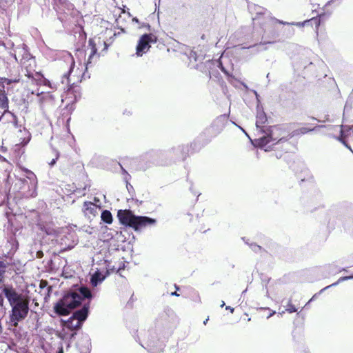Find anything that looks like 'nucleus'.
<instances>
[{
  "instance_id": "f257e3e1",
  "label": "nucleus",
  "mask_w": 353,
  "mask_h": 353,
  "mask_svg": "<svg viewBox=\"0 0 353 353\" xmlns=\"http://www.w3.org/2000/svg\"><path fill=\"white\" fill-rule=\"evenodd\" d=\"M0 289L11 307L8 324L10 327H17L19 323L28 316L30 310L29 297L19 293L12 285H4L1 286Z\"/></svg>"
},
{
  "instance_id": "f03ea898",
  "label": "nucleus",
  "mask_w": 353,
  "mask_h": 353,
  "mask_svg": "<svg viewBox=\"0 0 353 353\" xmlns=\"http://www.w3.org/2000/svg\"><path fill=\"white\" fill-rule=\"evenodd\" d=\"M284 23L265 13H259L253 18L254 29L262 34L260 44L274 43L279 36L277 26Z\"/></svg>"
},
{
  "instance_id": "7ed1b4c3",
  "label": "nucleus",
  "mask_w": 353,
  "mask_h": 353,
  "mask_svg": "<svg viewBox=\"0 0 353 353\" xmlns=\"http://www.w3.org/2000/svg\"><path fill=\"white\" fill-rule=\"evenodd\" d=\"M119 222L138 231L147 225H154L156 220L148 216H135L130 210H119L117 212Z\"/></svg>"
},
{
  "instance_id": "20e7f679",
  "label": "nucleus",
  "mask_w": 353,
  "mask_h": 353,
  "mask_svg": "<svg viewBox=\"0 0 353 353\" xmlns=\"http://www.w3.org/2000/svg\"><path fill=\"white\" fill-rule=\"evenodd\" d=\"M157 41V37L153 33L143 34L139 39L136 47V54L142 57L151 48L152 43Z\"/></svg>"
},
{
  "instance_id": "39448f33",
  "label": "nucleus",
  "mask_w": 353,
  "mask_h": 353,
  "mask_svg": "<svg viewBox=\"0 0 353 353\" xmlns=\"http://www.w3.org/2000/svg\"><path fill=\"white\" fill-rule=\"evenodd\" d=\"M199 145L196 141H192L190 143L181 145L178 148L179 157L182 160L185 161L196 152L199 151Z\"/></svg>"
},
{
  "instance_id": "423d86ee",
  "label": "nucleus",
  "mask_w": 353,
  "mask_h": 353,
  "mask_svg": "<svg viewBox=\"0 0 353 353\" xmlns=\"http://www.w3.org/2000/svg\"><path fill=\"white\" fill-rule=\"evenodd\" d=\"M311 120L313 121L314 123H306L303 126L293 130L289 134L290 138L304 135L309 132L316 130V129L319 127L316 123L317 121V119L314 117H312Z\"/></svg>"
},
{
  "instance_id": "0eeeda50",
  "label": "nucleus",
  "mask_w": 353,
  "mask_h": 353,
  "mask_svg": "<svg viewBox=\"0 0 353 353\" xmlns=\"http://www.w3.org/2000/svg\"><path fill=\"white\" fill-rule=\"evenodd\" d=\"M62 300L70 310L78 307L81 302V297L77 292H71L65 294Z\"/></svg>"
},
{
  "instance_id": "6e6552de",
  "label": "nucleus",
  "mask_w": 353,
  "mask_h": 353,
  "mask_svg": "<svg viewBox=\"0 0 353 353\" xmlns=\"http://www.w3.org/2000/svg\"><path fill=\"white\" fill-rule=\"evenodd\" d=\"M280 130L277 126H272L268 130V134L267 136L263 137L260 139V143L263 145H266L271 141H274L278 140L276 144L279 145L280 143L283 142V138L279 139L278 137L276 136V132Z\"/></svg>"
},
{
  "instance_id": "1a4fd4ad",
  "label": "nucleus",
  "mask_w": 353,
  "mask_h": 353,
  "mask_svg": "<svg viewBox=\"0 0 353 353\" xmlns=\"http://www.w3.org/2000/svg\"><path fill=\"white\" fill-rule=\"evenodd\" d=\"M100 207L91 201H85L83 204L82 212L85 216H96Z\"/></svg>"
},
{
  "instance_id": "9d476101",
  "label": "nucleus",
  "mask_w": 353,
  "mask_h": 353,
  "mask_svg": "<svg viewBox=\"0 0 353 353\" xmlns=\"http://www.w3.org/2000/svg\"><path fill=\"white\" fill-rule=\"evenodd\" d=\"M89 307V303L85 304L81 309L77 310L73 313L72 319L77 320V322H80V323L82 324V322L84 321L88 317Z\"/></svg>"
},
{
  "instance_id": "9b49d317",
  "label": "nucleus",
  "mask_w": 353,
  "mask_h": 353,
  "mask_svg": "<svg viewBox=\"0 0 353 353\" xmlns=\"http://www.w3.org/2000/svg\"><path fill=\"white\" fill-rule=\"evenodd\" d=\"M54 311L59 316H67L70 314V310L67 306H65L62 299L59 300L54 305Z\"/></svg>"
},
{
  "instance_id": "f8f14e48",
  "label": "nucleus",
  "mask_w": 353,
  "mask_h": 353,
  "mask_svg": "<svg viewBox=\"0 0 353 353\" xmlns=\"http://www.w3.org/2000/svg\"><path fill=\"white\" fill-rule=\"evenodd\" d=\"M339 140L343 143L347 148L350 149L349 143L353 145V130H349L347 132H344L343 130H341V135L339 137Z\"/></svg>"
},
{
  "instance_id": "ddd939ff",
  "label": "nucleus",
  "mask_w": 353,
  "mask_h": 353,
  "mask_svg": "<svg viewBox=\"0 0 353 353\" xmlns=\"http://www.w3.org/2000/svg\"><path fill=\"white\" fill-rule=\"evenodd\" d=\"M74 65V61L73 59L72 58V62H71L70 70L68 71V72L67 74H65L63 75V77L65 78L66 82L68 84V90H67V92L68 94L70 93V92L71 93L77 92V88H78L77 85H74V83H73L72 84H70V81L69 79V75H70L71 71L72 70V68H73Z\"/></svg>"
},
{
  "instance_id": "4468645a",
  "label": "nucleus",
  "mask_w": 353,
  "mask_h": 353,
  "mask_svg": "<svg viewBox=\"0 0 353 353\" xmlns=\"http://www.w3.org/2000/svg\"><path fill=\"white\" fill-rule=\"evenodd\" d=\"M74 320L70 316L67 321L61 320V324L72 331L77 330L81 327V323L77 321L74 323Z\"/></svg>"
},
{
  "instance_id": "2eb2a0df",
  "label": "nucleus",
  "mask_w": 353,
  "mask_h": 353,
  "mask_svg": "<svg viewBox=\"0 0 353 353\" xmlns=\"http://www.w3.org/2000/svg\"><path fill=\"white\" fill-rule=\"evenodd\" d=\"M88 46L90 48V54L86 63V68H88V65L92 63V60L94 56L96 55L97 52V44L95 43L94 40L93 39H89Z\"/></svg>"
},
{
  "instance_id": "dca6fc26",
  "label": "nucleus",
  "mask_w": 353,
  "mask_h": 353,
  "mask_svg": "<svg viewBox=\"0 0 353 353\" xmlns=\"http://www.w3.org/2000/svg\"><path fill=\"white\" fill-rule=\"evenodd\" d=\"M321 24V19L320 17H313L309 20H305L301 23H298L299 26H311L312 27L314 26L316 31H318L319 28Z\"/></svg>"
},
{
  "instance_id": "f3484780",
  "label": "nucleus",
  "mask_w": 353,
  "mask_h": 353,
  "mask_svg": "<svg viewBox=\"0 0 353 353\" xmlns=\"http://www.w3.org/2000/svg\"><path fill=\"white\" fill-rule=\"evenodd\" d=\"M212 65V64L210 63H202L200 65H197L196 68L205 74L208 79H210Z\"/></svg>"
},
{
  "instance_id": "a211bd4d",
  "label": "nucleus",
  "mask_w": 353,
  "mask_h": 353,
  "mask_svg": "<svg viewBox=\"0 0 353 353\" xmlns=\"http://www.w3.org/2000/svg\"><path fill=\"white\" fill-rule=\"evenodd\" d=\"M267 121V117L266 115L263 113H259L256 116V126L258 128H260L261 130L263 131V125Z\"/></svg>"
},
{
  "instance_id": "6ab92c4d",
  "label": "nucleus",
  "mask_w": 353,
  "mask_h": 353,
  "mask_svg": "<svg viewBox=\"0 0 353 353\" xmlns=\"http://www.w3.org/2000/svg\"><path fill=\"white\" fill-rule=\"evenodd\" d=\"M101 218V220L107 224H111L113 221L111 212L107 210H105L102 212Z\"/></svg>"
},
{
  "instance_id": "aec40b11",
  "label": "nucleus",
  "mask_w": 353,
  "mask_h": 353,
  "mask_svg": "<svg viewBox=\"0 0 353 353\" xmlns=\"http://www.w3.org/2000/svg\"><path fill=\"white\" fill-rule=\"evenodd\" d=\"M216 125V122H214L209 128L205 130V134H208L211 137L217 136V134L221 132V128H215Z\"/></svg>"
},
{
  "instance_id": "412c9836",
  "label": "nucleus",
  "mask_w": 353,
  "mask_h": 353,
  "mask_svg": "<svg viewBox=\"0 0 353 353\" xmlns=\"http://www.w3.org/2000/svg\"><path fill=\"white\" fill-rule=\"evenodd\" d=\"M79 296H81V300L85 298L89 299L92 297V293L90 289L86 287H81L79 288Z\"/></svg>"
},
{
  "instance_id": "4be33fe9",
  "label": "nucleus",
  "mask_w": 353,
  "mask_h": 353,
  "mask_svg": "<svg viewBox=\"0 0 353 353\" xmlns=\"http://www.w3.org/2000/svg\"><path fill=\"white\" fill-rule=\"evenodd\" d=\"M6 268L7 265L3 261H0V284L4 283Z\"/></svg>"
},
{
  "instance_id": "5701e85b",
  "label": "nucleus",
  "mask_w": 353,
  "mask_h": 353,
  "mask_svg": "<svg viewBox=\"0 0 353 353\" xmlns=\"http://www.w3.org/2000/svg\"><path fill=\"white\" fill-rule=\"evenodd\" d=\"M26 73L25 75L28 77L29 79H34L39 78L40 77V74L37 72H35L34 70L31 71L29 70L27 67L26 68Z\"/></svg>"
},
{
  "instance_id": "b1692460",
  "label": "nucleus",
  "mask_w": 353,
  "mask_h": 353,
  "mask_svg": "<svg viewBox=\"0 0 353 353\" xmlns=\"http://www.w3.org/2000/svg\"><path fill=\"white\" fill-rule=\"evenodd\" d=\"M257 310L259 312H262V311L268 312V314H265V316L267 319L272 316L276 313L275 311L270 310L269 307H259L257 309Z\"/></svg>"
},
{
  "instance_id": "393cba45",
  "label": "nucleus",
  "mask_w": 353,
  "mask_h": 353,
  "mask_svg": "<svg viewBox=\"0 0 353 353\" xmlns=\"http://www.w3.org/2000/svg\"><path fill=\"white\" fill-rule=\"evenodd\" d=\"M285 311H287L289 313H293V312H296L297 311L295 305L292 304V303L290 300H289V301L288 302V304L286 305Z\"/></svg>"
},
{
  "instance_id": "a878e982",
  "label": "nucleus",
  "mask_w": 353,
  "mask_h": 353,
  "mask_svg": "<svg viewBox=\"0 0 353 353\" xmlns=\"http://www.w3.org/2000/svg\"><path fill=\"white\" fill-rule=\"evenodd\" d=\"M125 268L124 263L123 261H119L118 265H113L110 270L112 272H119L121 270H123Z\"/></svg>"
},
{
  "instance_id": "bb28decb",
  "label": "nucleus",
  "mask_w": 353,
  "mask_h": 353,
  "mask_svg": "<svg viewBox=\"0 0 353 353\" xmlns=\"http://www.w3.org/2000/svg\"><path fill=\"white\" fill-rule=\"evenodd\" d=\"M59 154L58 152H56V154H55V158L52 159V161L50 162H49V165L50 166H52L54 165L55 163H56V161L57 160L59 159Z\"/></svg>"
},
{
  "instance_id": "cd10ccee",
  "label": "nucleus",
  "mask_w": 353,
  "mask_h": 353,
  "mask_svg": "<svg viewBox=\"0 0 353 353\" xmlns=\"http://www.w3.org/2000/svg\"><path fill=\"white\" fill-rule=\"evenodd\" d=\"M48 281H46V280H41V281H40V283H39V287H40V288H42V289H43V288H45L46 287H47V286H48Z\"/></svg>"
},
{
  "instance_id": "c85d7f7f",
  "label": "nucleus",
  "mask_w": 353,
  "mask_h": 353,
  "mask_svg": "<svg viewBox=\"0 0 353 353\" xmlns=\"http://www.w3.org/2000/svg\"><path fill=\"white\" fill-rule=\"evenodd\" d=\"M4 305V298L3 295L0 294V307H3Z\"/></svg>"
},
{
  "instance_id": "c756f323",
  "label": "nucleus",
  "mask_w": 353,
  "mask_h": 353,
  "mask_svg": "<svg viewBox=\"0 0 353 353\" xmlns=\"http://www.w3.org/2000/svg\"><path fill=\"white\" fill-rule=\"evenodd\" d=\"M43 254L41 251H39L37 253V256L38 258H41L43 256Z\"/></svg>"
},
{
  "instance_id": "7c9ffc66",
  "label": "nucleus",
  "mask_w": 353,
  "mask_h": 353,
  "mask_svg": "<svg viewBox=\"0 0 353 353\" xmlns=\"http://www.w3.org/2000/svg\"><path fill=\"white\" fill-rule=\"evenodd\" d=\"M101 43H103V45L104 46V48L103 50H106L108 48V45L107 43L105 42V41H101Z\"/></svg>"
},
{
  "instance_id": "2f4dec72",
  "label": "nucleus",
  "mask_w": 353,
  "mask_h": 353,
  "mask_svg": "<svg viewBox=\"0 0 353 353\" xmlns=\"http://www.w3.org/2000/svg\"><path fill=\"white\" fill-rule=\"evenodd\" d=\"M29 140H27V141H25L23 140L22 142H21L20 143L22 144L23 145H25L28 143Z\"/></svg>"
},
{
  "instance_id": "473e14b6",
  "label": "nucleus",
  "mask_w": 353,
  "mask_h": 353,
  "mask_svg": "<svg viewBox=\"0 0 353 353\" xmlns=\"http://www.w3.org/2000/svg\"><path fill=\"white\" fill-rule=\"evenodd\" d=\"M171 295H172V296H179V294H177V293H176V292H172V293L171 294Z\"/></svg>"
},
{
  "instance_id": "72a5a7b5",
  "label": "nucleus",
  "mask_w": 353,
  "mask_h": 353,
  "mask_svg": "<svg viewBox=\"0 0 353 353\" xmlns=\"http://www.w3.org/2000/svg\"><path fill=\"white\" fill-rule=\"evenodd\" d=\"M0 159L3 161H6V159L3 157H0Z\"/></svg>"
},
{
  "instance_id": "f704fd0d",
  "label": "nucleus",
  "mask_w": 353,
  "mask_h": 353,
  "mask_svg": "<svg viewBox=\"0 0 353 353\" xmlns=\"http://www.w3.org/2000/svg\"><path fill=\"white\" fill-rule=\"evenodd\" d=\"M94 201H99V199H97L96 197L94 198Z\"/></svg>"
},
{
  "instance_id": "c9c22d12",
  "label": "nucleus",
  "mask_w": 353,
  "mask_h": 353,
  "mask_svg": "<svg viewBox=\"0 0 353 353\" xmlns=\"http://www.w3.org/2000/svg\"><path fill=\"white\" fill-rule=\"evenodd\" d=\"M208 321V319H207L205 321H204V324L205 325L207 321Z\"/></svg>"
},
{
  "instance_id": "e433bc0d",
  "label": "nucleus",
  "mask_w": 353,
  "mask_h": 353,
  "mask_svg": "<svg viewBox=\"0 0 353 353\" xmlns=\"http://www.w3.org/2000/svg\"><path fill=\"white\" fill-rule=\"evenodd\" d=\"M226 309H228V310H230V309H231V308H230V306H228V307H226Z\"/></svg>"
},
{
  "instance_id": "4c0bfd02",
  "label": "nucleus",
  "mask_w": 353,
  "mask_h": 353,
  "mask_svg": "<svg viewBox=\"0 0 353 353\" xmlns=\"http://www.w3.org/2000/svg\"><path fill=\"white\" fill-rule=\"evenodd\" d=\"M230 311L232 312L234 311V309L233 308H231L230 309Z\"/></svg>"
},
{
  "instance_id": "58836bf2",
  "label": "nucleus",
  "mask_w": 353,
  "mask_h": 353,
  "mask_svg": "<svg viewBox=\"0 0 353 353\" xmlns=\"http://www.w3.org/2000/svg\"><path fill=\"white\" fill-rule=\"evenodd\" d=\"M48 288V290H50L51 289V287L49 286Z\"/></svg>"
},
{
  "instance_id": "ea45409f",
  "label": "nucleus",
  "mask_w": 353,
  "mask_h": 353,
  "mask_svg": "<svg viewBox=\"0 0 353 353\" xmlns=\"http://www.w3.org/2000/svg\"><path fill=\"white\" fill-rule=\"evenodd\" d=\"M350 278L353 279V276H350Z\"/></svg>"
},
{
  "instance_id": "a19ab883",
  "label": "nucleus",
  "mask_w": 353,
  "mask_h": 353,
  "mask_svg": "<svg viewBox=\"0 0 353 353\" xmlns=\"http://www.w3.org/2000/svg\"><path fill=\"white\" fill-rule=\"evenodd\" d=\"M59 353H62V352H60Z\"/></svg>"
}]
</instances>
